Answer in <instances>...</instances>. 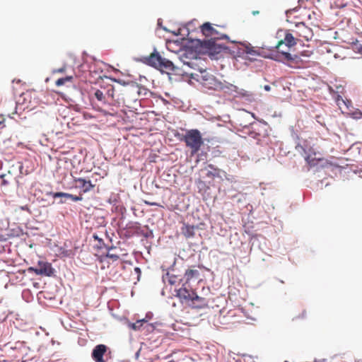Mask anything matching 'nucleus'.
<instances>
[{
	"label": "nucleus",
	"mask_w": 362,
	"mask_h": 362,
	"mask_svg": "<svg viewBox=\"0 0 362 362\" xmlns=\"http://www.w3.org/2000/svg\"><path fill=\"white\" fill-rule=\"evenodd\" d=\"M187 284H184L181 288L176 291V296L180 298L182 303H188L191 301L194 296V291L186 287Z\"/></svg>",
	"instance_id": "9b49d317"
},
{
	"label": "nucleus",
	"mask_w": 362,
	"mask_h": 362,
	"mask_svg": "<svg viewBox=\"0 0 362 362\" xmlns=\"http://www.w3.org/2000/svg\"><path fill=\"white\" fill-rule=\"evenodd\" d=\"M244 52L246 54H251L252 56L261 55V53L259 50L255 49L253 47H251L250 45H246L245 47Z\"/></svg>",
	"instance_id": "b1692460"
},
{
	"label": "nucleus",
	"mask_w": 362,
	"mask_h": 362,
	"mask_svg": "<svg viewBox=\"0 0 362 362\" xmlns=\"http://www.w3.org/2000/svg\"><path fill=\"white\" fill-rule=\"evenodd\" d=\"M199 276V272L196 269H188L185 271V284H188L191 280L194 279H198Z\"/></svg>",
	"instance_id": "6ab92c4d"
},
{
	"label": "nucleus",
	"mask_w": 362,
	"mask_h": 362,
	"mask_svg": "<svg viewBox=\"0 0 362 362\" xmlns=\"http://www.w3.org/2000/svg\"><path fill=\"white\" fill-rule=\"evenodd\" d=\"M64 70H65V68H61V69H59L57 71H59V72H63V71H64Z\"/></svg>",
	"instance_id": "72a5a7b5"
},
{
	"label": "nucleus",
	"mask_w": 362,
	"mask_h": 362,
	"mask_svg": "<svg viewBox=\"0 0 362 362\" xmlns=\"http://www.w3.org/2000/svg\"><path fill=\"white\" fill-rule=\"evenodd\" d=\"M106 257L111 259L112 261H117L119 258V256L117 254L112 253L110 250L107 252Z\"/></svg>",
	"instance_id": "bb28decb"
},
{
	"label": "nucleus",
	"mask_w": 362,
	"mask_h": 362,
	"mask_svg": "<svg viewBox=\"0 0 362 362\" xmlns=\"http://www.w3.org/2000/svg\"><path fill=\"white\" fill-rule=\"evenodd\" d=\"M144 325L148 329L149 328H153V325L151 324H148L147 320L145 319L139 320L136 322H129L128 324V327L134 331L141 330Z\"/></svg>",
	"instance_id": "dca6fc26"
},
{
	"label": "nucleus",
	"mask_w": 362,
	"mask_h": 362,
	"mask_svg": "<svg viewBox=\"0 0 362 362\" xmlns=\"http://www.w3.org/2000/svg\"><path fill=\"white\" fill-rule=\"evenodd\" d=\"M291 31L296 34V36L302 37L308 41L312 39L313 36V30L310 28L308 27L304 23L300 22L295 25Z\"/></svg>",
	"instance_id": "423d86ee"
},
{
	"label": "nucleus",
	"mask_w": 362,
	"mask_h": 362,
	"mask_svg": "<svg viewBox=\"0 0 362 362\" xmlns=\"http://www.w3.org/2000/svg\"><path fill=\"white\" fill-rule=\"evenodd\" d=\"M5 118L3 115H0V129H3L4 125Z\"/></svg>",
	"instance_id": "c85d7f7f"
},
{
	"label": "nucleus",
	"mask_w": 362,
	"mask_h": 362,
	"mask_svg": "<svg viewBox=\"0 0 362 362\" xmlns=\"http://www.w3.org/2000/svg\"><path fill=\"white\" fill-rule=\"evenodd\" d=\"M259 12L258 11H252V14H253V15H257V14H259Z\"/></svg>",
	"instance_id": "473e14b6"
},
{
	"label": "nucleus",
	"mask_w": 362,
	"mask_h": 362,
	"mask_svg": "<svg viewBox=\"0 0 362 362\" xmlns=\"http://www.w3.org/2000/svg\"><path fill=\"white\" fill-rule=\"evenodd\" d=\"M181 140L189 148L192 156L197 154L204 144L201 132L197 129L187 131Z\"/></svg>",
	"instance_id": "f03ea898"
},
{
	"label": "nucleus",
	"mask_w": 362,
	"mask_h": 362,
	"mask_svg": "<svg viewBox=\"0 0 362 362\" xmlns=\"http://www.w3.org/2000/svg\"><path fill=\"white\" fill-rule=\"evenodd\" d=\"M116 85L107 84L104 86V90L107 96V102H110V106L119 107L122 104L126 105L132 101L138 100V96L142 89L136 83H121L114 79ZM143 90L146 89L143 88Z\"/></svg>",
	"instance_id": "f257e3e1"
},
{
	"label": "nucleus",
	"mask_w": 362,
	"mask_h": 362,
	"mask_svg": "<svg viewBox=\"0 0 362 362\" xmlns=\"http://www.w3.org/2000/svg\"><path fill=\"white\" fill-rule=\"evenodd\" d=\"M199 71L200 75L197 74H191V76L194 78L193 76L196 75L197 76V80L198 81H199L201 83H202V81L204 79H208V76H212L211 74L206 72V70H204V69H199Z\"/></svg>",
	"instance_id": "5701e85b"
},
{
	"label": "nucleus",
	"mask_w": 362,
	"mask_h": 362,
	"mask_svg": "<svg viewBox=\"0 0 362 362\" xmlns=\"http://www.w3.org/2000/svg\"><path fill=\"white\" fill-rule=\"evenodd\" d=\"M196 229H197V227L195 226L183 223L181 228V233L186 238H192L194 237Z\"/></svg>",
	"instance_id": "f3484780"
},
{
	"label": "nucleus",
	"mask_w": 362,
	"mask_h": 362,
	"mask_svg": "<svg viewBox=\"0 0 362 362\" xmlns=\"http://www.w3.org/2000/svg\"><path fill=\"white\" fill-rule=\"evenodd\" d=\"M125 230L126 235L130 237L135 234H139L141 226L137 222H129L127 224Z\"/></svg>",
	"instance_id": "2eb2a0df"
},
{
	"label": "nucleus",
	"mask_w": 362,
	"mask_h": 362,
	"mask_svg": "<svg viewBox=\"0 0 362 362\" xmlns=\"http://www.w3.org/2000/svg\"><path fill=\"white\" fill-rule=\"evenodd\" d=\"M73 182L76 188L81 189L83 193L90 192L95 186L90 180L82 177H74Z\"/></svg>",
	"instance_id": "6e6552de"
},
{
	"label": "nucleus",
	"mask_w": 362,
	"mask_h": 362,
	"mask_svg": "<svg viewBox=\"0 0 362 362\" xmlns=\"http://www.w3.org/2000/svg\"><path fill=\"white\" fill-rule=\"evenodd\" d=\"M335 98L339 107L341 109H342L341 105L345 106L346 110H349V107L352 106L351 101L349 100H344L341 95H337Z\"/></svg>",
	"instance_id": "412c9836"
},
{
	"label": "nucleus",
	"mask_w": 362,
	"mask_h": 362,
	"mask_svg": "<svg viewBox=\"0 0 362 362\" xmlns=\"http://www.w3.org/2000/svg\"><path fill=\"white\" fill-rule=\"evenodd\" d=\"M73 77L72 76H66L64 78H60L57 79L55 82L57 86H61L66 83V82L71 81Z\"/></svg>",
	"instance_id": "393cba45"
},
{
	"label": "nucleus",
	"mask_w": 362,
	"mask_h": 362,
	"mask_svg": "<svg viewBox=\"0 0 362 362\" xmlns=\"http://www.w3.org/2000/svg\"><path fill=\"white\" fill-rule=\"evenodd\" d=\"M94 96L97 99L98 101L103 103L104 105H107L110 106V102H107V96L104 90V86L101 87V89H98L94 93Z\"/></svg>",
	"instance_id": "a211bd4d"
},
{
	"label": "nucleus",
	"mask_w": 362,
	"mask_h": 362,
	"mask_svg": "<svg viewBox=\"0 0 362 362\" xmlns=\"http://www.w3.org/2000/svg\"><path fill=\"white\" fill-rule=\"evenodd\" d=\"M209 298L199 296L194 293L191 300V305L194 308L202 309L209 306Z\"/></svg>",
	"instance_id": "ddd939ff"
},
{
	"label": "nucleus",
	"mask_w": 362,
	"mask_h": 362,
	"mask_svg": "<svg viewBox=\"0 0 362 362\" xmlns=\"http://www.w3.org/2000/svg\"><path fill=\"white\" fill-rule=\"evenodd\" d=\"M135 269H136V271H139V270H140L139 267H136Z\"/></svg>",
	"instance_id": "f704fd0d"
},
{
	"label": "nucleus",
	"mask_w": 362,
	"mask_h": 362,
	"mask_svg": "<svg viewBox=\"0 0 362 362\" xmlns=\"http://www.w3.org/2000/svg\"><path fill=\"white\" fill-rule=\"evenodd\" d=\"M28 270L30 272H34L37 275L46 276H51L54 271L51 263L45 261H38L37 267H30Z\"/></svg>",
	"instance_id": "20e7f679"
},
{
	"label": "nucleus",
	"mask_w": 362,
	"mask_h": 362,
	"mask_svg": "<svg viewBox=\"0 0 362 362\" xmlns=\"http://www.w3.org/2000/svg\"><path fill=\"white\" fill-rule=\"evenodd\" d=\"M105 113L106 115H110L114 116L117 114V109L115 110L114 107L109 108V110H105Z\"/></svg>",
	"instance_id": "cd10ccee"
},
{
	"label": "nucleus",
	"mask_w": 362,
	"mask_h": 362,
	"mask_svg": "<svg viewBox=\"0 0 362 362\" xmlns=\"http://www.w3.org/2000/svg\"><path fill=\"white\" fill-rule=\"evenodd\" d=\"M52 197L54 198H57V197L69 198L74 202L81 201L83 199V197L81 195L76 196V195H74V194L65 193V192H54L52 194Z\"/></svg>",
	"instance_id": "aec40b11"
},
{
	"label": "nucleus",
	"mask_w": 362,
	"mask_h": 362,
	"mask_svg": "<svg viewBox=\"0 0 362 362\" xmlns=\"http://www.w3.org/2000/svg\"><path fill=\"white\" fill-rule=\"evenodd\" d=\"M361 54H362V47H361Z\"/></svg>",
	"instance_id": "e433bc0d"
},
{
	"label": "nucleus",
	"mask_w": 362,
	"mask_h": 362,
	"mask_svg": "<svg viewBox=\"0 0 362 362\" xmlns=\"http://www.w3.org/2000/svg\"><path fill=\"white\" fill-rule=\"evenodd\" d=\"M4 176H5L4 175H2L0 176V177H1L3 179L2 185H5L8 184V182L6 180L4 179Z\"/></svg>",
	"instance_id": "7c9ffc66"
},
{
	"label": "nucleus",
	"mask_w": 362,
	"mask_h": 362,
	"mask_svg": "<svg viewBox=\"0 0 362 362\" xmlns=\"http://www.w3.org/2000/svg\"><path fill=\"white\" fill-rule=\"evenodd\" d=\"M277 51L275 52L271 53L267 57L274 59L275 61L281 62L283 60L286 61H292L293 60V57H291V54L288 52L289 48H286L284 49V48L281 49V47H280V50L279 49H276Z\"/></svg>",
	"instance_id": "9d476101"
},
{
	"label": "nucleus",
	"mask_w": 362,
	"mask_h": 362,
	"mask_svg": "<svg viewBox=\"0 0 362 362\" xmlns=\"http://www.w3.org/2000/svg\"><path fill=\"white\" fill-rule=\"evenodd\" d=\"M264 89L266 90V91H269L271 90V87L269 86V85H265L264 86Z\"/></svg>",
	"instance_id": "2f4dec72"
},
{
	"label": "nucleus",
	"mask_w": 362,
	"mask_h": 362,
	"mask_svg": "<svg viewBox=\"0 0 362 362\" xmlns=\"http://www.w3.org/2000/svg\"><path fill=\"white\" fill-rule=\"evenodd\" d=\"M184 64L187 65L188 66L194 68V66L197 65L195 62H193V61H190V62H185L184 61Z\"/></svg>",
	"instance_id": "c756f323"
},
{
	"label": "nucleus",
	"mask_w": 362,
	"mask_h": 362,
	"mask_svg": "<svg viewBox=\"0 0 362 362\" xmlns=\"http://www.w3.org/2000/svg\"><path fill=\"white\" fill-rule=\"evenodd\" d=\"M203 47L207 49L209 55L214 56L216 54H219L223 49L226 47L221 44H218L216 40H209L203 42Z\"/></svg>",
	"instance_id": "1a4fd4ad"
},
{
	"label": "nucleus",
	"mask_w": 362,
	"mask_h": 362,
	"mask_svg": "<svg viewBox=\"0 0 362 362\" xmlns=\"http://www.w3.org/2000/svg\"><path fill=\"white\" fill-rule=\"evenodd\" d=\"M147 64L160 70L161 72L170 74L176 70L175 66L170 60L162 57L158 52H153L146 59Z\"/></svg>",
	"instance_id": "7ed1b4c3"
},
{
	"label": "nucleus",
	"mask_w": 362,
	"mask_h": 362,
	"mask_svg": "<svg viewBox=\"0 0 362 362\" xmlns=\"http://www.w3.org/2000/svg\"><path fill=\"white\" fill-rule=\"evenodd\" d=\"M107 351V347L105 344H98L95 346L92 351V358L95 362H105L103 359V356Z\"/></svg>",
	"instance_id": "f8f14e48"
},
{
	"label": "nucleus",
	"mask_w": 362,
	"mask_h": 362,
	"mask_svg": "<svg viewBox=\"0 0 362 362\" xmlns=\"http://www.w3.org/2000/svg\"><path fill=\"white\" fill-rule=\"evenodd\" d=\"M297 39L295 38L292 33H287L285 35L284 40H280L278 44L276 45V49H279L280 50V47L284 45L288 48L293 47L296 45Z\"/></svg>",
	"instance_id": "4468645a"
},
{
	"label": "nucleus",
	"mask_w": 362,
	"mask_h": 362,
	"mask_svg": "<svg viewBox=\"0 0 362 362\" xmlns=\"http://www.w3.org/2000/svg\"><path fill=\"white\" fill-rule=\"evenodd\" d=\"M164 281H167L170 285H175L180 281V279H179L176 275L168 272L166 276L164 278Z\"/></svg>",
	"instance_id": "4be33fe9"
},
{
	"label": "nucleus",
	"mask_w": 362,
	"mask_h": 362,
	"mask_svg": "<svg viewBox=\"0 0 362 362\" xmlns=\"http://www.w3.org/2000/svg\"><path fill=\"white\" fill-rule=\"evenodd\" d=\"M202 85L208 89H212L215 90H224L226 88H230L231 90L236 91L238 88L235 86L233 85H230V87L223 85L221 82L217 81L214 76H208V79H204L202 81Z\"/></svg>",
	"instance_id": "39448f33"
},
{
	"label": "nucleus",
	"mask_w": 362,
	"mask_h": 362,
	"mask_svg": "<svg viewBox=\"0 0 362 362\" xmlns=\"http://www.w3.org/2000/svg\"><path fill=\"white\" fill-rule=\"evenodd\" d=\"M201 30L206 37H211L210 40L228 39L226 35L220 34L210 23H205L201 26Z\"/></svg>",
	"instance_id": "0eeeda50"
},
{
	"label": "nucleus",
	"mask_w": 362,
	"mask_h": 362,
	"mask_svg": "<svg viewBox=\"0 0 362 362\" xmlns=\"http://www.w3.org/2000/svg\"><path fill=\"white\" fill-rule=\"evenodd\" d=\"M335 88H336V90H334L332 87H330L329 88L330 91L336 93L337 95L344 93V88L342 86H336Z\"/></svg>",
	"instance_id": "a878e982"
},
{
	"label": "nucleus",
	"mask_w": 362,
	"mask_h": 362,
	"mask_svg": "<svg viewBox=\"0 0 362 362\" xmlns=\"http://www.w3.org/2000/svg\"><path fill=\"white\" fill-rule=\"evenodd\" d=\"M284 362H288V361H284Z\"/></svg>",
	"instance_id": "4c0bfd02"
},
{
	"label": "nucleus",
	"mask_w": 362,
	"mask_h": 362,
	"mask_svg": "<svg viewBox=\"0 0 362 362\" xmlns=\"http://www.w3.org/2000/svg\"><path fill=\"white\" fill-rule=\"evenodd\" d=\"M310 156H308L307 160L309 161Z\"/></svg>",
	"instance_id": "c9c22d12"
}]
</instances>
